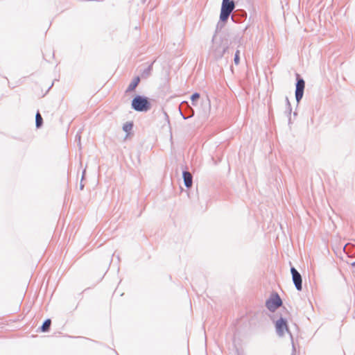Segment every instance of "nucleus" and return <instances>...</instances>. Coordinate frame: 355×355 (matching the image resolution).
Listing matches in <instances>:
<instances>
[{"mask_svg":"<svg viewBox=\"0 0 355 355\" xmlns=\"http://www.w3.org/2000/svg\"><path fill=\"white\" fill-rule=\"evenodd\" d=\"M85 171H84L83 172V177H82V178H83L84 175H85Z\"/></svg>","mask_w":355,"mask_h":355,"instance_id":"23","label":"nucleus"},{"mask_svg":"<svg viewBox=\"0 0 355 355\" xmlns=\"http://www.w3.org/2000/svg\"><path fill=\"white\" fill-rule=\"evenodd\" d=\"M291 273L295 288L297 291H301L302 290V277L301 274L293 266H291Z\"/></svg>","mask_w":355,"mask_h":355,"instance_id":"6","label":"nucleus"},{"mask_svg":"<svg viewBox=\"0 0 355 355\" xmlns=\"http://www.w3.org/2000/svg\"><path fill=\"white\" fill-rule=\"evenodd\" d=\"M227 49H228V46H223L221 50L220 49L216 50L215 57L217 58H222Z\"/></svg>","mask_w":355,"mask_h":355,"instance_id":"14","label":"nucleus"},{"mask_svg":"<svg viewBox=\"0 0 355 355\" xmlns=\"http://www.w3.org/2000/svg\"><path fill=\"white\" fill-rule=\"evenodd\" d=\"M275 329H276L277 334L279 336H281V337L283 336L286 331L290 334L291 339V343H292V354H291V355H295L296 348H295V343L293 341V336L288 330L287 320L286 318L281 317L275 322Z\"/></svg>","mask_w":355,"mask_h":355,"instance_id":"2","label":"nucleus"},{"mask_svg":"<svg viewBox=\"0 0 355 355\" xmlns=\"http://www.w3.org/2000/svg\"><path fill=\"white\" fill-rule=\"evenodd\" d=\"M352 266L355 267V261L353 263H352Z\"/></svg>","mask_w":355,"mask_h":355,"instance_id":"22","label":"nucleus"},{"mask_svg":"<svg viewBox=\"0 0 355 355\" xmlns=\"http://www.w3.org/2000/svg\"><path fill=\"white\" fill-rule=\"evenodd\" d=\"M43 125V119L40 114V113L39 112V111H37V112L36 113V115H35V126L37 128H40Z\"/></svg>","mask_w":355,"mask_h":355,"instance_id":"13","label":"nucleus"},{"mask_svg":"<svg viewBox=\"0 0 355 355\" xmlns=\"http://www.w3.org/2000/svg\"><path fill=\"white\" fill-rule=\"evenodd\" d=\"M132 126H133L132 123H126L125 124L123 125V130L125 132H128L129 131H130L132 130Z\"/></svg>","mask_w":355,"mask_h":355,"instance_id":"17","label":"nucleus"},{"mask_svg":"<svg viewBox=\"0 0 355 355\" xmlns=\"http://www.w3.org/2000/svg\"><path fill=\"white\" fill-rule=\"evenodd\" d=\"M282 305V300L277 293H272L266 302V308L271 312H275Z\"/></svg>","mask_w":355,"mask_h":355,"instance_id":"3","label":"nucleus"},{"mask_svg":"<svg viewBox=\"0 0 355 355\" xmlns=\"http://www.w3.org/2000/svg\"><path fill=\"white\" fill-rule=\"evenodd\" d=\"M240 51L237 50L235 53L234 58V62L236 65H238L240 62V56H239Z\"/></svg>","mask_w":355,"mask_h":355,"instance_id":"18","label":"nucleus"},{"mask_svg":"<svg viewBox=\"0 0 355 355\" xmlns=\"http://www.w3.org/2000/svg\"><path fill=\"white\" fill-rule=\"evenodd\" d=\"M231 17L234 21L240 23L246 19L247 12L244 10L238 9L234 11Z\"/></svg>","mask_w":355,"mask_h":355,"instance_id":"7","label":"nucleus"},{"mask_svg":"<svg viewBox=\"0 0 355 355\" xmlns=\"http://www.w3.org/2000/svg\"><path fill=\"white\" fill-rule=\"evenodd\" d=\"M182 178L184 184L187 188H190L193 184V176L190 172L187 170L182 171Z\"/></svg>","mask_w":355,"mask_h":355,"instance_id":"9","label":"nucleus"},{"mask_svg":"<svg viewBox=\"0 0 355 355\" xmlns=\"http://www.w3.org/2000/svg\"><path fill=\"white\" fill-rule=\"evenodd\" d=\"M51 324V319H46L42 325L40 327V331L42 332H48L50 329Z\"/></svg>","mask_w":355,"mask_h":355,"instance_id":"12","label":"nucleus"},{"mask_svg":"<svg viewBox=\"0 0 355 355\" xmlns=\"http://www.w3.org/2000/svg\"><path fill=\"white\" fill-rule=\"evenodd\" d=\"M132 108L137 112H147L150 109L151 105L148 98L136 95L131 103Z\"/></svg>","mask_w":355,"mask_h":355,"instance_id":"1","label":"nucleus"},{"mask_svg":"<svg viewBox=\"0 0 355 355\" xmlns=\"http://www.w3.org/2000/svg\"><path fill=\"white\" fill-rule=\"evenodd\" d=\"M83 188H84V185H83L82 183H80V189L81 190H83Z\"/></svg>","mask_w":355,"mask_h":355,"instance_id":"21","label":"nucleus"},{"mask_svg":"<svg viewBox=\"0 0 355 355\" xmlns=\"http://www.w3.org/2000/svg\"><path fill=\"white\" fill-rule=\"evenodd\" d=\"M286 103L287 110L290 114L291 112V103H290V101H289L288 97H286Z\"/></svg>","mask_w":355,"mask_h":355,"instance_id":"19","label":"nucleus"},{"mask_svg":"<svg viewBox=\"0 0 355 355\" xmlns=\"http://www.w3.org/2000/svg\"><path fill=\"white\" fill-rule=\"evenodd\" d=\"M153 69V64H150L148 67H146L142 72L143 77H148Z\"/></svg>","mask_w":355,"mask_h":355,"instance_id":"15","label":"nucleus"},{"mask_svg":"<svg viewBox=\"0 0 355 355\" xmlns=\"http://www.w3.org/2000/svg\"><path fill=\"white\" fill-rule=\"evenodd\" d=\"M200 95L198 92H195L191 96V100L193 105H196V101L200 98Z\"/></svg>","mask_w":355,"mask_h":355,"instance_id":"16","label":"nucleus"},{"mask_svg":"<svg viewBox=\"0 0 355 355\" xmlns=\"http://www.w3.org/2000/svg\"><path fill=\"white\" fill-rule=\"evenodd\" d=\"M231 13L220 10V21L217 24L216 28H221L223 27L225 23L227 21Z\"/></svg>","mask_w":355,"mask_h":355,"instance_id":"10","label":"nucleus"},{"mask_svg":"<svg viewBox=\"0 0 355 355\" xmlns=\"http://www.w3.org/2000/svg\"><path fill=\"white\" fill-rule=\"evenodd\" d=\"M77 139H78V141L80 142V136L78 135H76V140H77Z\"/></svg>","mask_w":355,"mask_h":355,"instance_id":"20","label":"nucleus"},{"mask_svg":"<svg viewBox=\"0 0 355 355\" xmlns=\"http://www.w3.org/2000/svg\"><path fill=\"white\" fill-rule=\"evenodd\" d=\"M140 82V78L139 76H136L134 78V79L132 80V82L130 83L128 87H127L125 92L129 93L135 89V88L137 87Z\"/></svg>","mask_w":355,"mask_h":355,"instance_id":"11","label":"nucleus"},{"mask_svg":"<svg viewBox=\"0 0 355 355\" xmlns=\"http://www.w3.org/2000/svg\"><path fill=\"white\" fill-rule=\"evenodd\" d=\"M304 88L305 81L300 74L296 73L295 99L297 103H299L303 97Z\"/></svg>","mask_w":355,"mask_h":355,"instance_id":"4","label":"nucleus"},{"mask_svg":"<svg viewBox=\"0 0 355 355\" xmlns=\"http://www.w3.org/2000/svg\"><path fill=\"white\" fill-rule=\"evenodd\" d=\"M235 8V3L233 0H223L220 10L232 13Z\"/></svg>","mask_w":355,"mask_h":355,"instance_id":"8","label":"nucleus"},{"mask_svg":"<svg viewBox=\"0 0 355 355\" xmlns=\"http://www.w3.org/2000/svg\"><path fill=\"white\" fill-rule=\"evenodd\" d=\"M180 114L184 119L191 118L194 115L193 109L189 105L188 102L182 101L179 107Z\"/></svg>","mask_w":355,"mask_h":355,"instance_id":"5","label":"nucleus"},{"mask_svg":"<svg viewBox=\"0 0 355 355\" xmlns=\"http://www.w3.org/2000/svg\"><path fill=\"white\" fill-rule=\"evenodd\" d=\"M142 1H143V2H145V1H146V0H142Z\"/></svg>","mask_w":355,"mask_h":355,"instance_id":"24","label":"nucleus"}]
</instances>
